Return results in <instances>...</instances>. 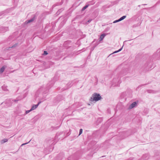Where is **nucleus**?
I'll use <instances>...</instances> for the list:
<instances>
[{
	"mask_svg": "<svg viewBox=\"0 0 160 160\" xmlns=\"http://www.w3.org/2000/svg\"><path fill=\"white\" fill-rule=\"evenodd\" d=\"M137 103L136 102H133L132 104H131L129 106V108L130 109H132L133 108L137 105Z\"/></svg>",
	"mask_w": 160,
	"mask_h": 160,
	"instance_id": "7",
	"label": "nucleus"
},
{
	"mask_svg": "<svg viewBox=\"0 0 160 160\" xmlns=\"http://www.w3.org/2000/svg\"><path fill=\"white\" fill-rule=\"evenodd\" d=\"M89 5H87L84 6L82 9V11L84 10L85 9H86L89 6Z\"/></svg>",
	"mask_w": 160,
	"mask_h": 160,
	"instance_id": "13",
	"label": "nucleus"
},
{
	"mask_svg": "<svg viewBox=\"0 0 160 160\" xmlns=\"http://www.w3.org/2000/svg\"><path fill=\"white\" fill-rule=\"evenodd\" d=\"M102 98V97L100 94L97 93H93L91 97L90 100L91 101H98Z\"/></svg>",
	"mask_w": 160,
	"mask_h": 160,
	"instance_id": "1",
	"label": "nucleus"
},
{
	"mask_svg": "<svg viewBox=\"0 0 160 160\" xmlns=\"http://www.w3.org/2000/svg\"><path fill=\"white\" fill-rule=\"evenodd\" d=\"M88 105H90V104H88Z\"/></svg>",
	"mask_w": 160,
	"mask_h": 160,
	"instance_id": "29",
	"label": "nucleus"
},
{
	"mask_svg": "<svg viewBox=\"0 0 160 160\" xmlns=\"http://www.w3.org/2000/svg\"><path fill=\"white\" fill-rule=\"evenodd\" d=\"M147 5V4H142V5Z\"/></svg>",
	"mask_w": 160,
	"mask_h": 160,
	"instance_id": "25",
	"label": "nucleus"
},
{
	"mask_svg": "<svg viewBox=\"0 0 160 160\" xmlns=\"http://www.w3.org/2000/svg\"><path fill=\"white\" fill-rule=\"evenodd\" d=\"M31 140H30L28 142H27V143H23V144H22L21 145V146H22L24 145H25V144H26L28 143H29L31 141Z\"/></svg>",
	"mask_w": 160,
	"mask_h": 160,
	"instance_id": "23",
	"label": "nucleus"
},
{
	"mask_svg": "<svg viewBox=\"0 0 160 160\" xmlns=\"http://www.w3.org/2000/svg\"><path fill=\"white\" fill-rule=\"evenodd\" d=\"M126 17V16H123L119 18V20L121 21L124 19Z\"/></svg>",
	"mask_w": 160,
	"mask_h": 160,
	"instance_id": "15",
	"label": "nucleus"
},
{
	"mask_svg": "<svg viewBox=\"0 0 160 160\" xmlns=\"http://www.w3.org/2000/svg\"><path fill=\"white\" fill-rule=\"evenodd\" d=\"M140 5H139L138 6V7H140Z\"/></svg>",
	"mask_w": 160,
	"mask_h": 160,
	"instance_id": "26",
	"label": "nucleus"
},
{
	"mask_svg": "<svg viewBox=\"0 0 160 160\" xmlns=\"http://www.w3.org/2000/svg\"><path fill=\"white\" fill-rule=\"evenodd\" d=\"M21 99H20V98H16V99L14 100V101L15 102H17L19 100H20Z\"/></svg>",
	"mask_w": 160,
	"mask_h": 160,
	"instance_id": "18",
	"label": "nucleus"
},
{
	"mask_svg": "<svg viewBox=\"0 0 160 160\" xmlns=\"http://www.w3.org/2000/svg\"><path fill=\"white\" fill-rule=\"evenodd\" d=\"M5 12L4 11H2V12H0V16H1V15L3 14H5Z\"/></svg>",
	"mask_w": 160,
	"mask_h": 160,
	"instance_id": "19",
	"label": "nucleus"
},
{
	"mask_svg": "<svg viewBox=\"0 0 160 160\" xmlns=\"http://www.w3.org/2000/svg\"><path fill=\"white\" fill-rule=\"evenodd\" d=\"M52 63V62H51V63H50L51 65Z\"/></svg>",
	"mask_w": 160,
	"mask_h": 160,
	"instance_id": "27",
	"label": "nucleus"
},
{
	"mask_svg": "<svg viewBox=\"0 0 160 160\" xmlns=\"http://www.w3.org/2000/svg\"><path fill=\"white\" fill-rule=\"evenodd\" d=\"M41 103V102H39L36 105H33L31 108V110L32 111L35 110L38 106L39 104Z\"/></svg>",
	"mask_w": 160,
	"mask_h": 160,
	"instance_id": "6",
	"label": "nucleus"
},
{
	"mask_svg": "<svg viewBox=\"0 0 160 160\" xmlns=\"http://www.w3.org/2000/svg\"><path fill=\"white\" fill-rule=\"evenodd\" d=\"M106 36V35L105 34H102L101 36H100V40H102L103 38H104V37Z\"/></svg>",
	"mask_w": 160,
	"mask_h": 160,
	"instance_id": "12",
	"label": "nucleus"
},
{
	"mask_svg": "<svg viewBox=\"0 0 160 160\" xmlns=\"http://www.w3.org/2000/svg\"><path fill=\"white\" fill-rule=\"evenodd\" d=\"M18 44L17 43H15L14 45L12 46V48H13L17 46H18Z\"/></svg>",
	"mask_w": 160,
	"mask_h": 160,
	"instance_id": "21",
	"label": "nucleus"
},
{
	"mask_svg": "<svg viewBox=\"0 0 160 160\" xmlns=\"http://www.w3.org/2000/svg\"><path fill=\"white\" fill-rule=\"evenodd\" d=\"M63 10V9H60L57 12L56 14H57V15L59 14Z\"/></svg>",
	"mask_w": 160,
	"mask_h": 160,
	"instance_id": "14",
	"label": "nucleus"
},
{
	"mask_svg": "<svg viewBox=\"0 0 160 160\" xmlns=\"http://www.w3.org/2000/svg\"><path fill=\"white\" fill-rule=\"evenodd\" d=\"M123 47V46H122V48H121L118 50L117 51H116L114 52L113 53H112L110 55L112 54L113 53H116L118 52L121 51L122 50V49Z\"/></svg>",
	"mask_w": 160,
	"mask_h": 160,
	"instance_id": "11",
	"label": "nucleus"
},
{
	"mask_svg": "<svg viewBox=\"0 0 160 160\" xmlns=\"http://www.w3.org/2000/svg\"><path fill=\"white\" fill-rule=\"evenodd\" d=\"M82 129H80L79 130V135H80L82 133Z\"/></svg>",
	"mask_w": 160,
	"mask_h": 160,
	"instance_id": "17",
	"label": "nucleus"
},
{
	"mask_svg": "<svg viewBox=\"0 0 160 160\" xmlns=\"http://www.w3.org/2000/svg\"><path fill=\"white\" fill-rule=\"evenodd\" d=\"M157 53L155 54L153 56V57H156V59H160V52L157 51Z\"/></svg>",
	"mask_w": 160,
	"mask_h": 160,
	"instance_id": "5",
	"label": "nucleus"
},
{
	"mask_svg": "<svg viewBox=\"0 0 160 160\" xmlns=\"http://www.w3.org/2000/svg\"><path fill=\"white\" fill-rule=\"evenodd\" d=\"M36 16L35 15H33L32 16V18L26 21L25 23V24H27L31 22H33L36 19Z\"/></svg>",
	"mask_w": 160,
	"mask_h": 160,
	"instance_id": "2",
	"label": "nucleus"
},
{
	"mask_svg": "<svg viewBox=\"0 0 160 160\" xmlns=\"http://www.w3.org/2000/svg\"><path fill=\"white\" fill-rule=\"evenodd\" d=\"M2 89L4 91H8V90L7 88V87L5 85H3L2 87Z\"/></svg>",
	"mask_w": 160,
	"mask_h": 160,
	"instance_id": "9",
	"label": "nucleus"
},
{
	"mask_svg": "<svg viewBox=\"0 0 160 160\" xmlns=\"http://www.w3.org/2000/svg\"><path fill=\"white\" fill-rule=\"evenodd\" d=\"M31 111H32L31 110V109H30V110H29L26 111V114H27L28 113H29Z\"/></svg>",
	"mask_w": 160,
	"mask_h": 160,
	"instance_id": "22",
	"label": "nucleus"
},
{
	"mask_svg": "<svg viewBox=\"0 0 160 160\" xmlns=\"http://www.w3.org/2000/svg\"><path fill=\"white\" fill-rule=\"evenodd\" d=\"M8 141V139L7 138H5L3 140H2L1 141V143L2 144H3Z\"/></svg>",
	"mask_w": 160,
	"mask_h": 160,
	"instance_id": "10",
	"label": "nucleus"
},
{
	"mask_svg": "<svg viewBox=\"0 0 160 160\" xmlns=\"http://www.w3.org/2000/svg\"><path fill=\"white\" fill-rule=\"evenodd\" d=\"M48 54V52L47 51H44V53L42 54V55L43 56L46 55Z\"/></svg>",
	"mask_w": 160,
	"mask_h": 160,
	"instance_id": "16",
	"label": "nucleus"
},
{
	"mask_svg": "<svg viewBox=\"0 0 160 160\" xmlns=\"http://www.w3.org/2000/svg\"><path fill=\"white\" fill-rule=\"evenodd\" d=\"M68 160H69V159H68Z\"/></svg>",
	"mask_w": 160,
	"mask_h": 160,
	"instance_id": "30",
	"label": "nucleus"
},
{
	"mask_svg": "<svg viewBox=\"0 0 160 160\" xmlns=\"http://www.w3.org/2000/svg\"><path fill=\"white\" fill-rule=\"evenodd\" d=\"M8 30V27H0V30L2 32H5Z\"/></svg>",
	"mask_w": 160,
	"mask_h": 160,
	"instance_id": "4",
	"label": "nucleus"
},
{
	"mask_svg": "<svg viewBox=\"0 0 160 160\" xmlns=\"http://www.w3.org/2000/svg\"><path fill=\"white\" fill-rule=\"evenodd\" d=\"M50 89V84L48 83L47 84L46 87L45 88V91H44V93H47L49 92V89Z\"/></svg>",
	"mask_w": 160,
	"mask_h": 160,
	"instance_id": "3",
	"label": "nucleus"
},
{
	"mask_svg": "<svg viewBox=\"0 0 160 160\" xmlns=\"http://www.w3.org/2000/svg\"><path fill=\"white\" fill-rule=\"evenodd\" d=\"M92 21V19H90V20H89L88 21V23H90Z\"/></svg>",
	"mask_w": 160,
	"mask_h": 160,
	"instance_id": "24",
	"label": "nucleus"
},
{
	"mask_svg": "<svg viewBox=\"0 0 160 160\" xmlns=\"http://www.w3.org/2000/svg\"><path fill=\"white\" fill-rule=\"evenodd\" d=\"M146 84H144V85H146Z\"/></svg>",
	"mask_w": 160,
	"mask_h": 160,
	"instance_id": "28",
	"label": "nucleus"
},
{
	"mask_svg": "<svg viewBox=\"0 0 160 160\" xmlns=\"http://www.w3.org/2000/svg\"><path fill=\"white\" fill-rule=\"evenodd\" d=\"M6 68V66H2L0 69V74L2 73L4 71Z\"/></svg>",
	"mask_w": 160,
	"mask_h": 160,
	"instance_id": "8",
	"label": "nucleus"
},
{
	"mask_svg": "<svg viewBox=\"0 0 160 160\" xmlns=\"http://www.w3.org/2000/svg\"><path fill=\"white\" fill-rule=\"evenodd\" d=\"M120 20H119V19H118V20H115V21H114L113 22V23H116L117 22H120Z\"/></svg>",
	"mask_w": 160,
	"mask_h": 160,
	"instance_id": "20",
	"label": "nucleus"
}]
</instances>
